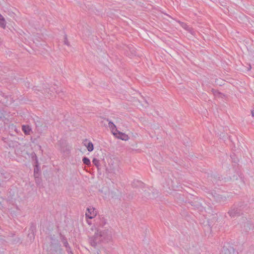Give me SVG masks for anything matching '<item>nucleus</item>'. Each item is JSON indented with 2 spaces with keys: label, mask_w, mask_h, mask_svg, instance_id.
<instances>
[{
  "label": "nucleus",
  "mask_w": 254,
  "mask_h": 254,
  "mask_svg": "<svg viewBox=\"0 0 254 254\" xmlns=\"http://www.w3.org/2000/svg\"><path fill=\"white\" fill-rule=\"evenodd\" d=\"M242 206L240 207L237 205H234L228 212V214L231 217H235L240 216L242 214L243 209L241 208Z\"/></svg>",
  "instance_id": "3"
},
{
  "label": "nucleus",
  "mask_w": 254,
  "mask_h": 254,
  "mask_svg": "<svg viewBox=\"0 0 254 254\" xmlns=\"http://www.w3.org/2000/svg\"><path fill=\"white\" fill-rule=\"evenodd\" d=\"M108 125H109V127L110 128V129L112 130V132H113V134L114 135H116L117 133L115 132V131H118V130L117 129V128H116V126L111 121L109 122Z\"/></svg>",
  "instance_id": "8"
},
{
  "label": "nucleus",
  "mask_w": 254,
  "mask_h": 254,
  "mask_svg": "<svg viewBox=\"0 0 254 254\" xmlns=\"http://www.w3.org/2000/svg\"><path fill=\"white\" fill-rule=\"evenodd\" d=\"M9 177H10V175H9V174H7V173H4V174L1 173L0 174V178H1V179H9Z\"/></svg>",
  "instance_id": "15"
},
{
  "label": "nucleus",
  "mask_w": 254,
  "mask_h": 254,
  "mask_svg": "<svg viewBox=\"0 0 254 254\" xmlns=\"http://www.w3.org/2000/svg\"><path fill=\"white\" fill-rule=\"evenodd\" d=\"M217 199L220 202H221V201L223 202V201H224L225 200L226 197H223V196H222L221 195H218L217 196Z\"/></svg>",
  "instance_id": "18"
},
{
  "label": "nucleus",
  "mask_w": 254,
  "mask_h": 254,
  "mask_svg": "<svg viewBox=\"0 0 254 254\" xmlns=\"http://www.w3.org/2000/svg\"><path fill=\"white\" fill-rule=\"evenodd\" d=\"M0 27L5 29L6 27V21L3 16L0 13Z\"/></svg>",
  "instance_id": "11"
},
{
  "label": "nucleus",
  "mask_w": 254,
  "mask_h": 254,
  "mask_svg": "<svg viewBox=\"0 0 254 254\" xmlns=\"http://www.w3.org/2000/svg\"><path fill=\"white\" fill-rule=\"evenodd\" d=\"M95 225L96 227V230L97 229L101 230V228H103L107 223L106 219L103 216H99L95 220Z\"/></svg>",
  "instance_id": "4"
},
{
  "label": "nucleus",
  "mask_w": 254,
  "mask_h": 254,
  "mask_svg": "<svg viewBox=\"0 0 254 254\" xmlns=\"http://www.w3.org/2000/svg\"><path fill=\"white\" fill-rule=\"evenodd\" d=\"M61 241L65 248H67L69 246V244L64 236H61Z\"/></svg>",
  "instance_id": "13"
},
{
  "label": "nucleus",
  "mask_w": 254,
  "mask_h": 254,
  "mask_svg": "<svg viewBox=\"0 0 254 254\" xmlns=\"http://www.w3.org/2000/svg\"><path fill=\"white\" fill-rule=\"evenodd\" d=\"M50 91H51L50 89H46V92L48 93V94H49V96L48 95V97L49 98H50L53 96V95H52V93L50 92Z\"/></svg>",
  "instance_id": "22"
},
{
  "label": "nucleus",
  "mask_w": 254,
  "mask_h": 254,
  "mask_svg": "<svg viewBox=\"0 0 254 254\" xmlns=\"http://www.w3.org/2000/svg\"><path fill=\"white\" fill-rule=\"evenodd\" d=\"M96 215V211L93 207H89L87 209V212L85 213V217L87 218L92 219Z\"/></svg>",
  "instance_id": "5"
},
{
  "label": "nucleus",
  "mask_w": 254,
  "mask_h": 254,
  "mask_svg": "<svg viewBox=\"0 0 254 254\" xmlns=\"http://www.w3.org/2000/svg\"><path fill=\"white\" fill-rule=\"evenodd\" d=\"M51 245L49 252L52 254H59L61 253L62 249L61 245L58 243V241L54 239L52 237H50Z\"/></svg>",
  "instance_id": "2"
},
{
  "label": "nucleus",
  "mask_w": 254,
  "mask_h": 254,
  "mask_svg": "<svg viewBox=\"0 0 254 254\" xmlns=\"http://www.w3.org/2000/svg\"><path fill=\"white\" fill-rule=\"evenodd\" d=\"M144 196L147 198H152V197L151 196V193L148 191H146V190L144 191Z\"/></svg>",
  "instance_id": "17"
},
{
  "label": "nucleus",
  "mask_w": 254,
  "mask_h": 254,
  "mask_svg": "<svg viewBox=\"0 0 254 254\" xmlns=\"http://www.w3.org/2000/svg\"><path fill=\"white\" fill-rule=\"evenodd\" d=\"M82 161L83 163L86 165H89L90 164V161L89 158L87 157H84L82 159Z\"/></svg>",
  "instance_id": "16"
},
{
  "label": "nucleus",
  "mask_w": 254,
  "mask_h": 254,
  "mask_svg": "<svg viewBox=\"0 0 254 254\" xmlns=\"http://www.w3.org/2000/svg\"><path fill=\"white\" fill-rule=\"evenodd\" d=\"M35 169H36V176H39V174H38V169L37 167V168H35Z\"/></svg>",
  "instance_id": "24"
},
{
  "label": "nucleus",
  "mask_w": 254,
  "mask_h": 254,
  "mask_svg": "<svg viewBox=\"0 0 254 254\" xmlns=\"http://www.w3.org/2000/svg\"><path fill=\"white\" fill-rule=\"evenodd\" d=\"M34 175L35 181V183H36V185L39 187L42 186V179L39 177V176H36L35 169H34Z\"/></svg>",
  "instance_id": "6"
},
{
  "label": "nucleus",
  "mask_w": 254,
  "mask_h": 254,
  "mask_svg": "<svg viewBox=\"0 0 254 254\" xmlns=\"http://www.w3.org/2000/svg\"><path fill=\"white\" fill-rule=\"evenodd\" d=\"M119 134L118 136H117V137L123 140H127L128 139V136L126 134L124 133H123L122 132H120L118 130V131H117Z\"/></svg>",
  "instance_id": "7"
},
{
  "label": "nucleus",
  "mask_w": 254,
  "mask_h": 254,
  "mask_svg": "<svg viewBox=\"0 0 254 254\" xmlns=\"http://www.w3.org/2000/svg\"><path fill=\"white\" fill-rule=\"evenodd\" d=\"M66 248V251L68 254H72V252L71 250V248H70L69 246L67 247Z\"/></svg>",
  "instance_id": "21"
},
{
  "label": "nucleus",
  "mask_w": 254,
  "mask_h": 254,
  "mask_svg": "<svg viewBox=\"0 0 254 254\" xmlns=\"http://www.w3.org/2000/svg\"><path fill=\"white\" fill-rule=\"evenodd\" d=\"M87 223H88L89 225H91V222H90L89 221H88V220H87Z\"/></svg>",
  "instance_id": "26"
},
{
  "label": "nucleus",
  "mask_w": 254,
  "mask_h": 254,
  "mask_svg": "<svg viewBox=\"0 0 254 254\" xmlns=\"http://www.w3.org/2000/svg\"><path fill=\"white\" fill-rule=\"evenodd\" d=\"M251 114L253 117H254V109L252 110Z\"/></svg>",
  "instance_id": "25"
},
{
  "label": "nucleus",
  "mask_w": 254,
  "mask_h": 254,
  "mask_svg": "<svg viewBox=\"0 0 254 254\" xmlns=\"http://www.w3.org/2000/svg\"><path fill=\"white\" fill-rule=\"evenodd\" d=\"M98 254H99V253L98 252Z\"/></svg>",
  "instance_id": "27"
},
{
  "label": "nucleus",
  "mask_w": 254,
  "mask_h": 254,
  "mask_svg": "<svg viewBox=\"0 0 254 254\" xmlns=\"http://www.w3.org/2000/svg\"><path fill=\"white\" fill-rule=\"evenodd\" d=\"M108 232V229L103 230L97 229L94 236L89 238L90 244L94 248L99 247L102 243L109 239L110 236Z\"/></svg>",
  "instance_id": "1"
},
{
  "label": "nucleus",
  "mask_w": 254,
  "mask_h": 254,
  "mask_svg": "<svg viewBox=\"0 0 254 254\" xmlns=\"http://www.w3.org/2000/svg\"><path fill=\"white\" fill-rule=\"evenodd\" d=\"M212 91L215 97H220V98H222L224 96H225V95L223 94H222V93L219 92L217 90H215L212 89Z\"/></svg>",
  "instance_id": "12"
},
{
  "label": "nucleus",
  "mask_w": 254,
  "mask_h": 254,
  "mask_svg": "<svg viewBox=\"0 0 254 254\" xmlns=\"http://www.w3.org/2000/svg\"><path fill=\"white\" fill-rule=\"evenodd\" d=\"M22 130L25 134H30L31 132V128L29 126L23 125L22 127Z\"/></svg>",
  "instance_id": "9"
},
{
  "label": "nucleus",
  "mask_w": 254,
  "mask_h": 254,
  "mask_svg": "<svg viewBox=\"0 0 254 254\" xmlns=\"http://www.w3.org/2000/svg\"><path fill=\"white\" fill-rule=\"evenodd\" d=\"M92 163L94 164L96 167H98L100 165L99 160L96 158H94L92 160Z\"/></svg>",
  "instance_id": "19"
},
{
  "label": "nucleus",
  "mask_w": 254,
  "mask_h": 254,
  "mask_svg": "<svg viewBox=\"0 0 254 254\" xmlns=\"http://www.w3.org/2000/svg\"><path fill=\"white\" fill-rule=\"evenodd\" d=\"M64 44L68 46H69V43L68 41V40H67V37L66 35L64 36Z\"/></svg>",
  "instance_id": "20"
},
{
  "label": "nucleus",
  "mask_w": 254,
  "mask_h": 254,
  "mask_svg": "<svg viewBox=\"0 0 254 254\" xmlns=\"http://www.w3.org/2000/svg\"><path fill=\"white\" fill-rule=\"evenodd\" d=\"M87 149L88 151L91 152L94 149L93 144L91 142H89L86 145Z\"/></svg>",
  "instance_id": "14"
},
{
  "label": "nucleus",
  "mask_w": 254,
  "mask_h": 254,
  "mask_svg": "<svg viewBox=\"0 0 254 254\" xmlns=\"http://www.w3.org/2000/svg\"><path fill=\"white\" fill-rule=\"evenodd\" d=\"M178 22L180 23V25L185 29L187 30L190 32H191L192 29L189 25H188L186 23L181 22L179 21Z\"/></svg>",
  "instance_id": "10"
},
{
  "label": "nucleus",
  "mask_w": 254,
  "mask_h": 254,
  "mask_svg": "<svg viewBox=\"0 0 254 254\" xmlns=\"http://www.w3.org/2000/svg\"><path fill=\"white\" fill-rule=\"evenodd\" d=\"M221 254H230V252L228 250H224V252H222Z\"/></svg>",
  "instance_id": "23"
}]
</instances>
